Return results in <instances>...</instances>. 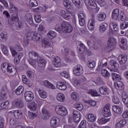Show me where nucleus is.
I'll use <instances>...</instances> for the list:
<instances>
[{
    "label": "nucleus",
    "mask_w": 128,
    "mask_h": 128,
    "mask_svg": "<svg viewBox=\"0 0 128 128\" xmlns=\"http://www.w3.org/2000/svg\"><path fill=\"white\" fill-rule=\"evenodd\" d=\"M73 30L72 26L70 25L67 22H64L60 26L56 24L55 27V30L59 34H62V32L70 34L72 32Z\"/></svg>",
    "instance_id": "nucleus-1"
},
{
    "label": "nucleus",
    "mask_w": 128,
    "mask_h": 128,
    "mask_svg": "<svg viewBox=\"0 0 128 128\" xmlns=\"http://www.w3.org/2000/svg\"><path fill=\"white\" fill-rule=\"evenodd\" d=\"M1 69L4 72H6L9 76L14 78L16 74V68L10 63L4 62L1 64Z\"/></svg>",
    "instance_id": "nucleus-2"
},
{
    "label": "nucleus",
    "mask_w": 128,
    "mask_h": 128,
    "mask_svg": "<svg viewBox=\"0 0 128 128\" xmlns=\"http://www.w3.org/2000/svg\"><path fill=\"white\" fill-rule=\"evenodd\" d=\"M55 111L57 114L65 116L68 114V110L64 106L58 105L56 106Z\"/></svg>",
    "instance_id": "nucleus-3"
},
{
    "label": "nucleus",
    "mask_w": 128,
    "mask_h": 128,
    "mask_svg": "<svg viewBox=\"0 0 128 128\" xmlns=\"http://www.w3.org/2000/svg\"><path fill=\"white\" fill-rule=\"evenodd\" d=\"M28 40H32L36 42H38L40 40V34H38L36 32H31L30 33L28 32L27 34Z\"/></svg>",
    "instance_id": "nucleus-4"
},
{
    "label": "nucleus",
    "mask_w": 128,
    "mask_h": 128,
    "mask_svg": "<svg viewBox=\"0 0 128 128\" xmlns=\"http://www.w3.org/2000/svg\"><path fill=\"white\" fill-rule=\"evenodd\" d=\"M73 73L74 76H82V74H84V68L80 64H78L74 67Z\"/></svg>",
    "instance_id": "nucleus-5"
},
{
    "label": "nucleus",
    "mask_w": 128,
    "mask_h": 128,
    "mask_svg": "<svg viewBox=\"0 0 128 128\" xmlns=\"http://www.w3.org/2000/svg\"><path fill=\"white\" fill-rule=\"evenodd\" d=\"M18 12L13 13L12 15L8 19V24L10 26H12V24H14V23L16 22L18 20Z\"/></svg>",
    "instance_id": "nucleus-6"
},
{
    "label": "nucleus",
    "mask_w": 128,
    "mask_h": 128,
    "mask_svg": "<svg viewBox=\"0 0 128 128\" xmlns=\"http://www.w3.org/2000/svg\"><path fill=\"white\" fill-rule=\"evenodd\" d=\"M60 120L58 117L54 116L52 118L50 121V124L52 128H56L60 126Z\"/></svg>",
    "instance_id": "nucleus-7"
},
{
    "label": "nucleus",
    "mask_w": 128,
    "mask_h": 128,
    "mask_svg": "<svg viewBox=\"0 0 128 128\" xmlns=\"http://www.w3.org/2000/svg\"><path fill=\"white\" fill-rule=\"evenodd\" d=\"M22 106H24V102L20 99L12 102V108H21Z\"/></svg>",
    "instance_id": "nucleus-8"
},
{
    "label": "nucleus",
    "mask_w": 128,
    "mask_h": 128,
    "mask_svg": "<svg viewBox=\"0 0 128 128\" xmlns=\"http://www.w3.org/2000/svg\"><path fill=\"white\" fill-rule=\"evenodd\" d=\"M120 9L118 8H114L112 14V19L113 20H118L120 18Z\"/></svg>",
    "instance_id": "nucleus-9"
},
{
    "label": "nucleus",
    "mask_w": 128,
    "mask_h": 128,
    "mask_svg": "<svg viewBox=\"0 0 128 128\" xmlns=\"http://www.w3.org/2000/svg\"><path fill=\"white\" fill-rule=\"evenodd\" d=\"M10 112H12V114H13L14 118L16 120L22 119V116H24L22 111L21 110H13L12 111H10Z\"/></svg>",
    "instance_id": "nucleus-10"
},
{
    "label": "nucleus",
    "mask_w": 128,
    "mask_h": 128,
    "mask_svg": "<svg viewBox=\"0 0 128 128\" xmlns=\"http://www.w3.org/2000/svg\"><path fill=\"white\" fill-rule=\"evenodd\" d=\"M29 56L32 62H36L38 60L39 58H40L38 53L35 51H30L29 52Z\"/></svg>",
    "instance_id": "nucleus-11"
},
{
    "label": "nucleus",
    "mask_w": 128,
    "mask_h": 128,
    "mask_svg": "<svg viewBox=\"0 0 128 128\" xmlns=\"http://www.w3.org/2000/svg\"><path fill=\"white\" fill-rule=\"evenodd\" d=\"M60 14L64 20H68L72 18V14L68 12V11L62 10L60 12Z\"/></svg>",
    "instance_id": "nucleus-12"
},
{
    "label": "nucleus",
    "mask_w": 128,
    "mask_h": 128,
    "mask_svg": "<svg viewBox=\"0 0 128 128\" xmlns=\"http://www.w3.org/2000/svg\"><path fill=\"white\" fill-rule=\"evenodd\" d=\"M24 98L26 102H32L34 98V93L30 91H28L24 93Z\"/></svg>",
    "instance_id": "nucleus-13"
},
{
    "label": "nucleus",
    "mask_w": 128,
    "mask_h": 128,
    "mask_svg": "<svg viewBox=\"0 0 128 128\" xmlns=\"http://www.w3.org/2000/svg\"><path fill=\"white\" fill-rule=\"evenodd\" d=\"M73 120L75 122H80V113L76 110L73 111Z\"/></svg>",
    "instance_id": "nucleus-14"
},
{
    "label": "nucleus",
    "mask_w": 128,
    "mask_h": 128,
    "mask_svg": "<svg viewBox=\"0 0 128 128\" xmlns=\"http://www.w3.org/2000/svg\"><path fill=\"white\" fill-rule=\"evenodd\" d=\"M112 110L116 114H120L122 112L123 108L122 104L118 106V105H114L112 106Z\"/></svg>",
    "instance_id": "nucleus-15"
},
{
    "label": "nucleus",
    "mask_w": 128,
    "mask_h": 128,
    "mask_svg": "<svg viewBox=\"0 0 128 128\" xmlns=\"http://www.w3.org/2000/svg\"><path fill=\"white\" fill-rule=\"evenodd\" d=\"M110 32L114 34V32H118V25L116 22H111L110 24Z\"/></svg>",
    "instance_id": "nucleus-16"
},
{
    "label": "nucleus",
    "mask_w": 128,
    "mask_h": 128,
    "mask_svg": "<svg viewBox=\"0 0 128 128\" xmlns=\"http://www.w3.org/2000/svg\"><path fill=\"white\" fill-rule=\"evenodd\" d=\"M103 116H104V118H108L112 116L110 108L108 105H106L104 108Z\"/></svg>",
    "instance_id": "nucleus-17"
},
{
    "label": "nucleus",
    "mask_w": 128,
    "mask_h": 128,
    "mask_svg": "<svg viewBox=\"0 0 128 128\" xmlns=\"http://www.w3.org/2000/svg\"><path fill=\"white\" fill-rule=\"evenodd\" d=\"M36 62H37L38 66L40 68H46V60L42 57H39Z\"/></svg>",
    "instance_id": "nucleus-18"
},
{
    "label": "nucleus",
    "mask_w": 128,
    "mask_h": 128,
    "mask_svg": "<svg viewBox=\"0 0 128 128\" xmlns=\"http://www.w3.org/2000/svg\"><path fill=\"white\" fill-rule=\"evenodd\" d=\"M118 60L120 64H124L128 61V56L126 54H122L118 56Z\"/></svg>",
    "instance_id": "nucleus-19"
},
{
    "label": "nucleus",
    "mask_w": 128,
    "mask_h": 128,
    "mask_svg": "<svg viewBox=\"0 0 128 128\" xmlns=\"http://www.w3.org/2000/svg\"><path fill=\"white\" fill-rule=\"evenodd\" d=\"M56 88L62 90H66L68 86L64 82H56Z\"/></svg>",
    "instance_id": "nucleus-20"
},
{
    "label": "nucleus",
    "mask_w": 128,
    "mask_h": 128,
    "mask_svg": "<svg viewBox=\"0 0 128 128\" xmlns=\"http://www.w3.org/2000/svg\"><path fill=\"white\" fill-rule=\"evenodd\" d=\"M110 66L112 68V70H118V68L120 65H118V63L116 62V61L114 60H112L110 62Z\"/></svg>",
    "instance_id": "nucleus-21"
},
{
    "label": "nucleus",
    "mask_w": 128,
    "mask_h": 128,
    "mask_svg": "<svg viewBox=\"0 0 128 128\" xmlns=\"http://www.w3.org/2000/svg\"><path fill=\"white\" fill-rule=\"evenodd\" d=\"M116 44V39L114 38H110L108 42V45L114 48Z\"/></svg>",
    "instance_id": "nucleus-22"
},
{
    "label": "nucleus",
    "mask_w": 128,
    "mask_h": 128,
    "mask_svg": "<svg viewBox=\"0 0 128 128\" xmlns=\"http://www.w3.org/2000/svg\"><path fill=\"white\" fill-rule=\"evenodd\" d=\"M53 64L54 68H60L62 66L60 63V58L58 56L54 57L53 59Z\"/></svg>",
    "instance_id": "nucleus-23"
},
{
    "label": "nucleus",
    "mask_w": 128,
    "mask_h": 128,
    "mask_svg": "<svg viewBox=\"0 0 128 128\" xmlns=\"http://www.w3.org/2000/svg\"><path fill=\"white\" fill-rule=\"evenodd\" d=\"M99 92L103 96H106V94H108V88L106 86H102L99 89Z\"/></svg>",
    "instance_id": "nucleus-24"
},
{
    "label": "nucleus",
    "mask_w": 128,
    "mask_h": 128,
    "mask_svg": "<svg viewBox=\"0 0 128 128\" xmlns=\"http://www.w3.org/2000/svg\"><path fill=\"white\" fill-rule=\"evenodd\" d=\"M94 24H96V20L94 19H90L88 23V28L90 30H92L94 28Z\"/></svg>",
    "instance_id": "nucleus-25"
},
{
    "label": "nucleus",
    "mask_w": 128,
    "mask_h": 128,
    "mask_svg": "<svg viewBox=\"0 0 128 128\" xmlns=\"http://www.w3.org/2000/svg\"><path fill=\"white\" fill-rule=\"evenodd\" d=\"M120 42L122 44L120 45V48H122V50H126V48H128V46H126V42H128V40H126V38H121L120 40Z\"/></svg>",
    "instance_id": "nucleus-26"
},
{
    "label": "nucleus",
    "mask_w": 128,
    "mask_h": 128,
    "mask_svg": "<svg viewBox=\"0 0 128 128\" xmlns=\"http://www.w3.org/2000/svg\"><path fill=\"white\" fill-rule=\"evenodd\" d=\"M86 50V46L82 43L80 42L78 46H77V52L78 54H84V50Z\"/></svg>",
    "instance_id": "nucleus-27"
},
{
    "label": "nucleus",
    "mask_w": 128,
    "mask_h": 128,
    "mask_svg": "<svg viewBox=\"0 0 128 128\" xmlns=\"http://www.w3.org/2000/svg\"><path fill=\"white\" fill-rule=\"evenodd\" d=\"M120 20L121 22H126V20H128V16H126L124 12L122 10H120Z\"/></svg>",
    "instance_id": "nucleus-28"
},
{
    "label": "nucleus",
    "mask_w": 128,
    "mask_h": 128,
    "mask_svg": "<svg viewBox=\"0 0 128 128\" xmlns=\"http://www.w3.org/2000/svg\"><path fill=\"white\" fill-rule=\"evenodd\" d=\"M126 119L122 120L116 125V128H122L126 126Z\"/></svg>",
    "instance_id": "nucleus-29"
},
{
    "label": "nucleus",
    "mask_w": 128,
    "mask_h": 128,
    "mask_svg": "<svg viewBox=\"0 0 128 128\" xmlns=\"http://www.w3.org/2000/svg\"><path fill=\"white\" fill-rule=\"evenodd\" d=\"M42 112L45 120L50 118V111L43 108H42Z\"/></svg>",
    "instance_id": "nucleus-30"
},
{
    "label": "nucleus",
    "mask_w": 128,
    "mask_h": 128,
    "mask_svg": "<svg viewBox=\"0 0 128 128\" xmlns=\"http://www.w3.org/2000/svg\"><path fill=\"white\" fill-rule=\"evenodd\" d=\"M108 25L106 22L101 24L99 27L100 32H104L106 30V28H108Z\"/></svg>",
    "instance_id": "nucleus-31"
},
{
    "label": "nucleus",
    "mask_w": 128,
    "mask_h": 128,
    "mask_svg": "<svg viewBox=\"0 0 128 128\" xmlns=\"http://www.w3.org/2000/svg\"><path fill=\"white\" fill-rule=\"evenodd\" d=\"M24 88L22 86H18L16 90L15 94L17 96H20V94H22L24 92Z\"/></svg>",
    "instance_id": "nucleus-32"
},
{
    "label": "nucleus",
    "mask_w": 128,
    "mask_h": 128,
    "mask_svg": "<svg viewBox=\"0 0 128 128\" xmlns=\"http://www.w3.org/2000/svg\"><path fill=\"white\" fill-rule=\"evenodd\" d=\"M42 46L45 48H50V42L46 38L44 39L42 41Z\"/></svg>",
    "instance_id": "nucleus-33"
},
{
    "label": "nucleus",
    "mask_w": 128,
    "mask_h": 128,
    "mask_svg": "<svg viewBox=\"0 0 128 128\" xmlns=\"http://www.w3.org/2000/svg\"><path fill=\"white\" fill-rule=\"evenodd\" d=\"M112 78L113 80H117L118 82H120V80H122V76L116 73H112Z\"/></svg>",
    "instance_id": "nucleus-34"
},
{
    "label": "nucleus",
    "mask_w": 128,
    "mask_h": 128,
    "mask_svg": "<svg viewBox=\"0 0 128 128\" xmlns=\"http://www.w3.org/2000/svg\"><path fill=\"white\" fill-rule=\"evenodd\" d=\"M66 97L64 96V94L62 93H59L56 96V100L58 102H64V100Z\"/></svg>",
    "instance_id": "nucleus-35"
},
{
    "label": "nucleus",
    "mask_w": 128,
    "mask_h": 128,
    "mask_svg": "<svg viewBox=\"0 0 128 128\" xmlns=\"http://www.w3.org/2000/svg\"><path fill=\"white\" fill-rule=\"evenodd\" d=\"M101 74L104 78H108L110 76V73L106 69L102 70Z\"/></svg>",
    "instance_id": "nucleus-36"
},
{
    "label": "nucleus",
    "mask_w": 128,
    "mask_h": 128,
    "mask_svg": "<svg viewBox=\"0 0 128 128\" xmlns=\"http://www.w3.org/2000/svg\"><path fill=\"white\" fill-rule=\"evenodd\" d=\"M44 84L46 88H52V90H54L55 88L54 84L50 82L48 80H45L44 82Z\"/></svg>",
    "instance_id": "nucleus-37"
},
{
    "label": "nucleus",
    "mask_w": 128,
    "mask_h": 128,
    "mask_svg": "<svg viewBox=\"0 0 128 128\" xmlns=\"http://www.w3.org/2000/svg\"><path fill=\"white\" fill-rule=\"evenodd\" d=\"M98 20H99L101 22H103L104 20L106 18V14L104 12H100L98 14Z\"/></svg>",
    "instance_id": "nucleus-38"
},
{
    "label": "nucleus",
    "mask_w": 128,
    "mask_h": 128,
    "mask_svg": "<svg viewBox=\"0 0 128 128\" xmlns=\"http://www.w3.org/2000/svg\"><path fill=\"white\" fill-rule=\"evenodd\" d=\"M28 108H30V110L36 112V110L38 106L36 105V104L34 102H31L29 106H28Z\"/></svg>",
    "instance_id": "nucleus-39"
},
{
    "label": "nucleus",
    "mask_w": 128,
    "mask_h": 128,
    "mask_svg": "<svg viewBox=\"0 0 128 128\" xmlns=\"http://www.w3.org/2000/svg\"><path fill=\"white\" fill-rule=\"evenodd\" d=\"M112 102L115 104H120V97L116 95H114L112 97Z\"/></svg>",
    "instance_id": "nucleus-40"
},
{
    "label": "nucleus",
    "mask_w": 128,
    "mask_h": 128,
    "mask_svg": "<svg viewBox=\"0 0 128 128\" xmlns=\"http://www.w3.org/2000/svg\"><path fill=\"white\" fill-rule=\"evenodd\" d=\"M10 12L12 14H16L18 12V8L12 3H10V8H9Z\"/></svg>",
    "instance_id": "nucleus-41"
},
{
    "label": "nucleus",
    "mask_w": 128,
    "mask_h": 128,
    "mask_svg": "<svg viewBox=\"0 0 128 128\" xmlns=\"http://www.w3.org/2000/svg\"><path fill=\"white\" fill-rule=\"evenodd\" d=\"M8 104H10V102L6 100L2 102L0 105L1 110H6L8 108Z\"/></svg>",
    "instance_id": "nucleus-42"
},
{
    "label": "nucleus",
    "mask_w": 128,
    "mask_h": 128,
    "mask_svg": "<svg viewBox=\"0 0 128 128\" xmlns=\"http://www.w3.org/2000/svg\"><path fill=\"white\" fill-rule=\"evenodd\" d=\"M87 118L88 120L90 122H96V117L93 114H88Z\"/></svg>",
    "instance_id": "nucleus-43"
},
{
    "label": "nucleus",
    "mask_w": 128,
    "mask_h": 128,
    "mask_svg": "<svg viewBox=\"0 0 128 128\" xmlns=\"http://www.w3.org/2000/svg\"><path fill=\"white\" fill-rule=\"evenodd\" d=\"M114 85L115 86V88L120 90H124V84H122V82H117L116 85V84H114Z\"/></svg>",
    "instance_id": "nucleus-44"
},
{
    "label": "nucleus",
    "mask_w": 128,
    "mask_h": 128,
    "mask_svg": "<svg viewBox=\"0 0 128 128\" xmlns=\"http://www.w3.org/2000/svg\"><path fill=\"white\" fill-rule=\"evenodd\" d=\"M110 118H100L98 120V124H106L108 122H110Z\"/></svg>",
    "instance_id": "nucleus-45"
},
{
    "label": "nucleus",
    "mask_w": 128,
    "mask_h": 128,
    "mask_svg": "<svg viewBox=\"0 0 128 128\" xmlns=\"http://www.w3.org/2000/svg\"><path fill=\"white\" fill-rule=\"evenodd\" d=\"M63 4L65 8H66L68 10L72 9V5L70 4V0H64L63 2Z\"/></svg>",
    "instance_id": "nucleus-46"
},
{
    "label": "nucleus",
    "mask_w": 128,
    "mask_h": 128,
    "mask_svg": "<svg viewBox=\"0 0 128 128\" xmlns=\"http://www.w3.org/2000/svg\"><path fill=\"white\" fill-rule=\"evenodd\" d=\"M38 94L42 98H46L48 96V94H46V92L44 90H40L38 91Z\"/></svg>",
    "instance_id": "nucleus-47"
},
{
    "label": "nucleus",
    "mask_w": 128,
    "mask_h": 128,
    "mask_svg": "<svg viewBox=\"0 0 128 128\" xmlns=\"http://www.w3.org/2000/svg\"><path fill=\"white\" fill-rule=\"evenodd\" d=\"M48 38H50V40H52V38H54L56 36V33L54 31L50 30L48 34Z\"/></svg>",
    "instance_id": "nucleus-48"
},
{
    "label": "nucleus",
    "mask_w": 128,
    "mask_h": 128,
    "mask_svg": "<svg viewBox=\"0 0 128 128\" xmlns=\"http://www.w3.org/2000/svg\"><path fill=\"white\" fill-rule=\"evenodd\" d=\"M74 106L75 108H76L78 110H79L81 112V110L84 108V106L82 105V104L80 102H77L74 105Z\"/></svg>",
    "instance_id": "nucleus-49"
},
{
    "label": "nucleus",
    "mask_w": 128,
    "mask_h": 128,
    "mask_svg": "<svg viewBox=\"0 0 128 128\" xmlns=\"http://www.w3.org/2000/svg\"><path fill=\"white\" fill-rule=\"evenodd\" d=\"M15 27L16 30H20L24 28V23L22 22H17L16 23Z\"/></svg>",
    "instance_id": "nucleus-50"
},
{
    "label": "nucleus",
    "mask_w": 128,
    "mask_h": 128,
    "mask_svg": "<svg viewBox=\"0 0 128 128\" xmlns=\"http://www.w3.org/2000/svg\"><path fill=\"white\" fill-rule=\"evenodd\" d=\"M88 94L92 96H100V95L98 94V91L94 90H90Z\"/></svg>",
    "instance_id": "nucleus-51"
},
{
    "label": "nucleus",
    "mask_w": 128,
    "mask_h": 128,
    "mask_svg": "<svg viewBox=\"0 0 128 128\" xmlns=\"http://www.w3.org/2000/svg\"><path fill=\"white\" fill-rule=\"evenodd\" d=\"M1 48L2 50V52L5 56H8V48L4 44H2Z\"/></svg>",
    "instance_id": "nucleus-52"
},
{
    "label": "nucleus",
    "mask_w": 128,
    "mask_h": 128,
    "mask_svg": "<svg viewBox=\"0 0 128 128\" xmlns=\"http://www.w3.org/2000/svg\"><path fill=\"white\" fill-rule=\"evenodd\" d=\"M128 28V22L124 21L120 24V30H126Z\"/></svg>",
    "instance_id": "nucleus-53"
},
{
    "label": "nucleus",
    "mask_w": 128,
    "mask_h": 128,
    "mask_svg": "<svg viewBox=\"0 0 128 128\" xmlns=\"http://www.w3.org/2000/svg\"><path fill=\"white\" fill-rule=\"evenodd\" d=\"M26 76L34 80V73L32 70H28L26 72Z\"/></svg>",
    "instance_id": "nucleus-54"
},
{
    "label": "nucleus",
    "mask_w": 128,
    "mask_h": 128,
    "mask_svg": "<svg viewBox=\"0 0 128 128\" xmlns=\"http://www.w3.org/2000/svg\"><path fill=\"white\" fill-rule=\"evenodd\" d=\"M72 2L76 6L77 8H80V5L82 4V0H72Z\"/></svg>",
    "instance_id": "nucleus-55"
},
{
    "label": "nucleus",
    "mask_w": 128,
    "mask_h": 128,
    "mask_svg": "<svg viewBox=\"0 0 128 128\" xmlns=\"http://www.w3.org/2000/svg\"><path fill=\"white\" fill-rule=\"evenodd\" d=\"M71 98L74 100H78V94L76 92H72L71 94Z\"/></svg>",
    "instance_id": "nucleus-56"
},
{
    "label": "nucleus",
    "mask_w": 128,
    "mask_h": 128,
    "mask_svg": "<svg viewBox=\"0 0 128 128\" xmlns=\"http://www.w3.org/2000/svg\"><path fill=\"white\" fill-rule=\"evenodd\" d=\"M26 22H28L29 24H34V20H32V16L30 14H28L26 18Z\"/></svg>",
    "instance_id": "nucleus-57"
},
{
    "label": "nucleus",
    "mask_w": 128,
    "mask_h": 128,
    "mask_svg": "<svg viewBox=\"0 0 128 128\" xmlns=\"http://www.w3.org/2000/svg\"><path fill=\"white\" fill-rule=\"evenodd\" d=\"M28 116L30 120H34V118H36V113H34L33 112H28Z\"/></svg>",
    "instance_id": "nucleus-58"
},
{
    "label": "nucleus",
    "mask_w": 128,
    "mask_h": 128,
    "mask_svg": "<svg viewBox=\"0 0 128 128\" xmlns=\"http://www.w3.org/2000/svg\"><path fill=\"white\" fill-rule=\"evenodd\" d=\"M89 128H110L108 126L98 127L94 124H88Z\"/></svg>",
    "instance_id": "nucleus-59"
},
{
    "label": "nucleus",
    "mask_w": 128,
    "mask_h": 128,
    "mask_svg": "<svg viewBox=\"0 0 128 128\" xmlns=\"http://www.w3.org/2000/svg\"><path fill=\"white\" fill-rule=\"evenodd\" d=\"M38 4L36 0H30V6H38Z\"/></svg>",
    "instance_id": "nucleus-60"
},
{
    "label": "nucleus",
    "mask_w": 128,
    "mask_h": 128,
    "mask_svg": "<svg viewBox=\"0 0 128 128\" xmlns=\"http://www.w3.org/2000/svg\"><path fill=\"white\" fill-rule=\"evenodd\" d=\"M78 128H86V121L82 120L79 124Z\"/></svg>",
    "instance_id": "nucleus-61"
},
{
    "label": "nucleus",
    "mask_w": 128,
    "mask_h": 128,
    "mask_svg": "<svg viewBox=\"0 0 128 128\" xmlns=\"http://www.w3.org/2000/svg\"><path fill=\"white\" fill-rule=\"evenodd\" d=\"M0 40H8V35L6 34L1 33L0 34Z\"/></svg>",
    "instance_id": "nucleus-62"
},
{
    "label": "nucleus",
    "mask_w": 128,
    "mask_h": 128,
    "mask_svg": "<svg viewBox=\"0 0 128 128\" xmlns=\"http://www.w3.org/2000/svg\"><path fill=\"white\" fill-rule=\"evenodd\" d=\"M34 20L35 22L37 23L38 24V22H42V18H40V15H34Z\"/></svg>",
    "instance_id": "nucleus-63"
},
{
    "label": "nucleus",
    "mask_w": 128,
    "mask_h": 128,
    "mask_svg": "<svg viewBox=\"0 0 128 128\" xmlns=\"http://www.w3.org/2000/svg\"><path fill=\"white\" fill-rule=\"evenodd\" d=\"M0 128H4V118L0 117Z\"/></svg>",
    "instance_id": "nucleus-64"
}]
</instances>
